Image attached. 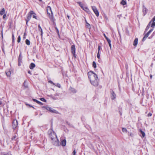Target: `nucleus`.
I'll list each match as a JSON object with an SVG mask.
<instances>
[{
  "label": "nucleus",
  "mask_w": 155,
  "mask_h": 155,
  "mask_svg": "<svg viewBox=\"0 0 155 155\" xmlns=\"http://www.w3.org/2000/svg\"><path fill=\"white\" fill-rule=\"evenodd\" d=\"M88 75L91 84L94 86H97L98 85V80L97 74L93 72L90 71L88 73Z\"/></svg>",
  "instance_id": "obj_1"
},
{
  "label": "nucleus",
  "mask_w": 155,
  "mask_h": 155,
  "mask_svg": "<svg viewBox=\"0 0 155 155\" xmlns=\"http://www.w3.org/2000/svg\"><path fill=\"white\" fill-rule=\"evenodd\" d=\"M49 137L52 140V143L55 146H58L59 145V141L57 138L55 133L52 132L49 134Z\"/></svg>",
  "instance_id": "obj_2"
},
{
  "label": "nucleus",
  "mask_w": 155,
  "mask_h": 155,
  "mask_svg": "<svg viewBox=\"0 0 155 155\" xmlns=\"http://www.w3.org/2000/svg\"><path fill=\"white\" fill-rule=\"evenodd\" d=\"M47 14H48L49 18L51 21H54L53 15L51 11V7L50 6H48L47 8Z\"/></svg>",
  "instance_id": "obj_3"
},
{
  "label": "nucleus",
  "mask_w": 155,
  "mask_h": 155,
  "mask_svg": "<svg viewBox=\"0 0 155 155\" xmlns=\"http://www.w3.org/2000/svg\"><path fill=\"white\" fill-rule=\"evenodd\" d=\"M32 14H35V15H36V14L32 11H30L28 14L27 17V20H26V24H27L28 21L30 20L31 18V15Z\"/></svg>",
  "instance_id": "obj_4"
},
{
  "label": "nucleus",
  "mask_w": 155,
  "mask_h": 155,
  "mask_svg": "<svg viewBox=\"0 0 155 155\" xmlns=\"http://www.w3.org/2000/svg\"><path fill=\"white\" fill-rule=\"evenodd\" d=\"M43 107L45 108L47 110L50 111V112L52 113H56V111L55 110L51 108V107H48L47 106H44Z\"/></svg>",
  "instance_id": "obj_5"
},
{
  "label": "nucleus",
  "mask_w": 155,
  "mask_h": 155,
  "mask_svg": "<svg viewBox=\"0 0 155 155\" xmlns=\"http://www.w3.org/2000/svg\"><path fill=\"white\" fill-rule=\"evenodd\" d=\"M18 125V121L16 119H14L12 122V126L14 129H15L17 127Z\"/></svg>",
  "instance_id": "obj_6"
},
{
  "label": "nucleus",
  "mask_w": 155,
  "mask_h": 155,
  "mask_svg": "<svg viewBox=\"0 0 155 155\" xmlns=\"http://www.w3.org/2000/svg\"><path fill=\"white\" fill-rule=\"evenodd\" d=\"M92 9L97 17L99 15V12L97 8L95 6H93L91 7Z\"/></svg>",
  "instance_id": "obj_7"
},
{
  "label": "nucleus",
  "mask_w": 155,
  "mask_h": 155,
  "mask_svg": "<svg viewBox=\"0 0 155 155\" xmlns=\"http://www.w3.org/2000/svg\"><path fill=\"white\" fill-rule=\"evenodd\" d=\"M71 50L72 53L73 54L74 56L76 58L75 56V46L74 45H72L71 48Z\"/></svg>",
  "instance_id": "obj_8"
},
{
  "label": "nucleus",
  "mask_w": 155,
  "mask_h": 155,
  "mask_svg": "<svg viewBox=\"0 0 155 155\" xmlns=\"http://www.w3.org/2000/svg\"><path fill=\"white\" fill-rule=\"evenodd\" d=\"M22 57L21 56V53L20 52L18 59V65L20 66L21 65V63L22 62Z\"/></svg>",
  "instance_id": "obj_9"
},
{
  "label": "nucleus",
  "mask_w": 155,
  "mask_h": 155,
  "mask_svg": "<svg viewBox=\"0 0 155 155\" xmlns=\"http://www.w3.org/2000/svg\"><path fill=\"white\" fill-rule=\"evenodd\" d=\"M80 6L85 11L87 12L88 11V8L87 7L84 6L83 5L81 4V2H80Z\"/></svg>",
  "instance_id": "obj_10"
},
{
  "label": "nucleus",
  "mask_w": 155,
  "mask_h": 155,
  "mask_svg": "<svg viewBox=\"0 0 155 155\" xmlns=\"http://www.w3.org/2000/svg\"><path fill=\"white\" fill-rule=\"evenodd\" d=\"M66 141L65 139L62 140L61 142V145L63 146H65L66 145Z\"/></svg>",
  "instance_id": "obj_11"
},
{
  "label": "nucleus",
  "mask_w": 155,
  "mask_h": 155,
  "mask_svg": "<svg viewBox=\"0 0 155 155\" xmlns=\"http://www.w3.org/2000/svg\"><path fill=\"white\" fill-rule=\"evenodd\" d=\"M111 94L112 95L111 96V98L112 100H114L116 98V94L115 93H114V91L112 90V92L111 93Z\"/></svg>",
  "instance_id": "obj_12"
},
{
  "label": "nucleus",
  "mask_w": 155,
  "mask_h": 155,
  "mask_svg": "<svg viewBox=\"0 0 155 155\" xmlns=\"http://www.w3.org/2000/svg\"><path fill=\"white\" fill-rule=\"evenodd\" d=\"M35 66V65L34 63H31L29 66V68L31 69H33Z\"/></svg>",
  "instance_id": "obj_13"
},
{
  "label": "nucleus",
  "mask_w": 155,
  "mask_h": 155,
  "mask_svg": "<svg viewBox=\"0 0 155 155\" xmlns=\"http://www.w3.org/2000/svg\"><path fill=\"white\" fill-rule=\"evenodd\" d=\"M5 10L4 8H2L1 10V11H0V14L1 15H2L5 13Z\"/></svg>",
  "instance_id": "obj_14"
},
{
  "label": "nucleus",
  "mask_w": 155,
  "mask_h": 155,
  "mask_svg": "<svg viewBox=\"0 0 155 155\" xmlns=\"http://www.w3.org/2000/svg\"><path fill=\"white\" fill-rule=\"evenodd\" d=\"M138 38H136L134 41V43H133V45L135 46H136L137 44V42H138Z\"/></svg>",
  "instance_id": "obj_15"
},
{
  "label": "nucleus",
  "mask_w": 155,
  "mask_h": 155,
  "mask_svg": "<svg viewBox=\"0 0 155 155\" xmlns=\"http://www.w3.org/2000/svg\"><path fill=\"white\" fill-rule=\"evenodd\" d=\"M140 132L142 136L140 135L143 138L145 136V134L144 132L143 131L141 130H140Z\"/></svg>",
  "instance_id": "obj_16"
},
{
  "label": "nucleus",
  "mask_w": 155,
  "mask_h": 155,
  "mask_svg": "<svg viewBox=\"0 0 155 155\" xmlns=\"http://www.w3.org/2000/svg\"><path fill=\"white\" fill-rule=\"evenodd\" d=\"M152 23V22H151V21H150L149 22V23H148V25H147V26L146 28L145 31H147L149 29L150 26Z\"/></svg>",
  "instance_id": "obj_17"
},
{
  "label": "nucleus",
  "mask_w": 155,
  "mask_h": 155,
  "mask_svg": "<svg viewBox=\"0 0 155 155\" xmlns=\"http://www.w3.org/2000/svg\"><path fill=\"white\" fill-rule=\"evenodd\" d=\"M143 12L144 15H145L147 13V9L144 7V5L143 6Z\"/></svg>",
  "instance_id": "obj_18"
},
{
  "label": "nucleus",
  "mask_w": 155,
  "mask_h": 155,
  "mask_svg": "<svg viewBox=\"0 0 155 155\" xmlns=\"http://www.w3.org/2000/svg\"><path fill=\"white\" fill-rule=\"evenodd\" d=\"M38 29H39V30L41 32V35L42 36V34H43L42 30L41 27L40 26V25H38Z\"/></svg>",
  "instance_id": "obj_19"
},
{
  "label": "nucleus",
  "mask_w": 155,
  "mask_h": 155,
  "mask_svg": "<svg viewBox=\"0 0 155 155\" xmlns=\"http://www.w3.org/2000/svg\"><path fill=\"white\" fill-rule=\"evenodd\" d=\"M120 4L123 5H125L127 4V2L126 1H124V0H122L121 2H120Z\"/></svg>",
  "instance_id": "obj_20"
},
{
  "label": "nucleus",
  "mask_w": 155,
  "mask_h": 155,
  "mask_svg": "<svg viewBox=\"0 0 155 155\" xmlns=\"http://www.w3.org/2000/svg\"><path fill=\"white\" fill-rule=\"evenodd\" d=\"M26 44L28 45H30V41L28 39H26L25 40Z\"/></svg>",
  "instance_id": "obj_21"
},
{
  "label": "nucleus",
  "mask_w": 155,
  "mask_h": 155,
  "mask_svg": "<svg viewBox=\"0 0 155 155\" xmlns=\"http://www.w3.org/2000/svg\"><path fill=\"white\" fill-rule=\"evenodd\" d=\"M153 30V28L151 29L146 34V35L148 36H149V34Z\"/></svg>",
  "instance_id": "obj_22"
},
{
  "label": "nucleus",
  "mask_w": 155,
  "mask_h": 155,
  "mask_svg": "<svg viewBox=\"0 0 155 155\" xmlns=\"http://www.w3.org/2000/svg\"><path fill=\"white\" fill-rule=\"evenodd\" d=\"M92 65L94 68H96V64L94 61L93 62Z\"/></svg>",
  "instance_id": "obj_23"
},
{
  "label": "nucleus",
  "mask_w": 155,
  "mask_h": 155,
  "mask_svg": "<svg viewBox=\"0 0 155 155\" xmlns=\"http://www.w3.org/2000/svg\"><path fill=\"white\" fill-rule=\"evenodd\" d=\"M11 73V72L10 71L6 72V74L8 77H9L10 76Z\"/></svg>",
  "instance_id": "obj_24"
},
{
  "label": "nucleus",
  "mask_w": 155,
  "mask_h": 155,
  "mask_svg": "<svg viewBox=\"0 0 155 155\" xmlns=\"http://www.w3.org/2000/svg\"><path fill=\"white\" fill-rule=\"evenodd\" d=\"M148 37V36L146 34L144 36L143 39V40H142V41H144Z\"/></svg>",
  "instance_id": "obj_25"
},
{
  "label": "nucleus",
  "mask_w": 155,
  "mask_h": 155,
  "mask_svg": "<svg viewBox=\"0 0 155 155\" xmlns=\"http://www.w3.org/2000/svg\"><path fill=\"white\" fill-rule=\"evenodd\" d=\"M23 85L25 87V88H27L28 86L26 82V81H25L23 83Z\"/></svg>",
  "instance_id": "obj_26"
},
{
  "label": "nucleus",
  "mask_w": 155,
  "mask_h": 155,
  "mask_svg": "<svg viewBox=\"0 0 155 155\" xmlns=\"http://www.w3.org/2000/svg\"><path fill=\"white\" fill-rule=\"evenodd\" d=\"M71 91H72L73 93H75L76 92V91L75 89L73 88H71Z\"/></svg>",
  "instance_id": "obj_27"
},
{
  "label": "nucleus",
  "mask_w": 155,
  "mask_h": 155,
  "mask_svg": "<svg viewBox=\"0 0 155 155\" xmlns=\"http://www.w3.org/2000/svg\"><path fill=\"white\" fill-rule=\"evenodd\" d=\"M122 131L123 132H127V129L125 128H122Z\"/></svg>",
  "instance_id": "obj_28"
},
{
  "label": "nucleus",
  "mask_w": 155,
  "mask_h": 155,
  "mask_svg": "<svg viewBox=\"0 0 155 155\" xmlns=\"http://www.w3.org/2000/svg\"><path fill=\"white\" fill-rule=\"evenodd\" d=\"M155 26V22H153V23L151 24V27L153 28Z\"/></svg>",
  "instance_id": "obj_29"
},
{
  "label": "nucleus",
  "mask_w": 155,
  "mask_h": 155,
  "mask_svg": "<svg viewBox=\"0 0 155 155\" xmlns=\"http://www.w3.org/2000/svg\"><path fill=\"white\" fill-rule=\"evenodd\" d=\"M101 49V46L100 45H98V52L100 53V49Z\"/></svg>",
  "instance_id": "obj_30"
},
{
  "label": "nucleus",
  "mask_w": 155,
  "mask_h": 155,
  "mask_svg": "<svg viewBox=\"0 0 155 155\" xmlns=\"http://www.w3.org/2000/svg\"><path fill=\"white\" fill-rule=\"evenodd\" d=\"M21 41V37L19 36H18V40H17V42L18 43H19Z\"/></svg>",
  "instance_id": "obj_31"
},
{
  "label": "nucleus",
  "mask_w": 155,
  "mask_h": 155,
  "mask_svg": "<svg viewBox=\"0 0 155 155\" xmlns=\"http://www.w3.org/2000/svg\"><path fill=\"white\" fill-rule=\"evenodd\" d=\"M86 26L87 27L89 28H91L90 25L89 23H88L87 22H86Z\"/></svg>",
  "instance_id": "obj_32"
},
{
  "label": "nucleus",
  "mask_w": 155,
  "mask_h": 155,
  "mask_svg": "<svg viewBox=\"0 0 155 155\" xmlns=\"http://www.w3.org/2000/svg\"><path fill=\"white\" fill-rule=\"evenodd\" d=\"M12 41L13 42H14L15 41L14 35L13 33H12Z\"/></svg>",
  "instance_id": "obj_33"
},
{
  "label": "nucleus",
  "mask_w": 155,
  "mask_h": 155,
  "mask_svg": "<svg viewBox=\"0 0 155 155\" xmlns=\"http://www.w3.org/2000/svg\"><path fill=\"white\" fill-rule=\"evenodd\" d=\"M40 100L43 101H44V102H46V100L44 98H41L40 99Z\"/></svg>",
  "instance_id": "obj_34"
},
{
  "label": "nucleus",
  "mask_w": 155,
  "mask_h": 155,
  "mask_svg": "<svg viewBox=\"0 0 155 155\" xmlns=\"http://www.w3.org/2000/svg\"><path fill=\"white\" fill-rule=\"evenodd\" d=\"M17 136L16 135H14L13 136V137L12 138V140H15V139L16 138Z\"/></svg>",
  "instance_id": "obj_35"
},
{
  "label": "nucleus",
  "mask_w": 155,
  "mask_h": 155,
  "mask_svg": "<svg viewBox=\"0 0 155 155\" xmlns=\"http://www.w3.org/2000/svg\"><path fill=\"white\" fill-rule=\"evenodd\" d=\"M108 43H111V40L108 38H106V39Z\"/></svg>",
  "instance_id": "obj_36"
},
{
  "label": "nucleus",
  "mask_w": 155,
  "mask_h": 155,
  "mask_svg": "<svg viewBox=\"0 0 155 155\" xmlns=\"http://www.w3.org/2000/svg\"><path fill=\"white\" fill-rule=\"evenodd\" d=\"M37 103H38V104H39L41 105H43V103H42V102H41L40 101H37Z\"/></svg>",
  "instance_id": "obj_37"
},
{
  "label": "nucleus",
  "mask_w": 155,
  "mask_h": 155,
  "mask_svg": "<svg viewBox=\"0 0 155 155\" xmlns=\"http://www.w3.org/2000/svg\"><path fill=\"white\" fill-rule=\"evenodd\" d=\"M154 21H155V16L150 21L151 22H154Z\"/></svg>",
  "instance_id": "obj_38"
},
{
  "label": "nucleus",
  "mask_w": 155,
  "mask_h": 155,
  "mask_svg": "<svg viewBox=\"0 0 155 155\" xmlns=\"http://www.w3.org/2000/svg\"><path fill=\"white\" fill-rule=\"evenodd\" d=\"M97 57L99 59L100 58V53L99 52H98L97 55Z\"/></svg>",
  "instance_id": "obj_39"
},
{
  "label": "nucleus",
  "mask_w": 155,
  "mask_h": 155,
  "mask_svg": "<svg viewBox=\"0 0 155 155\" xmlns=\"http://www.w3.org/2000/svg\"><path fill=\"white\" fill-rule=\"evenodd\" d=\"M55 29L57 31V34L58 35H59V32L58 29L57 28H56Z\"/></svg>",
  "instance_id": "obj_40"
},
{
  "label": "nucleus",
  "mask_w": 155,
  "mask_h": 155,
  "mask_svg": "<svg viewBox=\"0 0 155 155\" xmlns=\"http://www.w3.org/2000/svg\"><path fill=\"white\" fill-rule=\"evenodd\" d=\"M48 82L49 83H50L51 84H53L54 85H55L54 84L52 81H48Z\"/></svg>",
  "instance_id": "obj_41"
},
{
  "label": "nucleus",
  "mask_w": 155,
  "mask_h": 155,
  "mask_svg": "<svg viewBox=\"0 0 155 155\" xmlns=\"http://www.w3.org/2000/svg\"><path fill=\"white\" fill-rule=\"evenodd\" d=\"M56 85L59 88H60L61 87V85L58 83L57 84V85Z\"/></svg>",
  "instance_id": "obj_42"
},
{
  "label": "nucleus",
  "mask_w": 155,
  "mask_h": 155,
  "mask_svg": "<svg viewBox=\"0 0 155 155\" xmlns=\"http://www.w3.org/2000/svg\"><path fill=\"white\" fill-rule=\"evenodd\" d=\"M6 17V14H4V15L3 16V19H4Z\"/></svg>",
  "instance_id": "obj_43"
},
{
  "label": "nucleus",
  "mask_w": 155,
  "mask_h": 155,
  "mask_svg": "<svg viewBox=\"0 0 155 155\" xmlns=\"http://www.w3.org/2000/svg\"><path fill=\"white\" fill-rule=\"evenodd\" d=\"M76 151H75V150H74L73 151V155H75V154H76Z\"/></svg>",
  "instance_id": "obj_44"
},
{
  "label": "nucleus",
  "mask_w": 155,
  "mask_h": 155,
  "mask_svg": "<svg viewBox=\"0 0 155 155\" xmlns=\"http://www.w3.org/2000/svg\"><path fill=\"white\" fill-rule=\"evenodd\" d=\"M152 114L151 113H149L148 114V116H149V117H150L151 116H152Z\"/></svg>",
  "instance_id": "obj_45"
},
{
  "label": "nucleus",
  "mask_w": 155,
  "mask_h": 155,
  "mask_svg": "<svg viewBox=\"0 0 155 155\" xmlns=\"http://www.w3.org/2000/svg\"><path fill=\"white\" fill-rule=\"evenodd\" d=\"M34 15H33V18H35V19H37V18H36V15H35V14H33Z\"/></svg>",
  "instance_id": "obj_46"
},
{
  "label": "nucleus",
  "mask_w": 155,
  "mask_h": 155,
  "mask_svg": "<svg viewBox=\"0 0 155 155\" xmlns=\"http://www.w3.org/2000/svg\"><path fill=\"white\" fill-rule=\"evenodd\" d=\"M108 44H109V47H110V48L111 49V43H109Z\"/></svg>",
  "instance_id": "obj_47"
},
{
  "label": "nucleus",
  "mask_w": 155,
  "mask_h": 155,
  "mask_svg": "<svg viewBox=\"0 0 155 155\" xmlns=\"http://www.w3.org/2000/svg\"><path fill=\"white\" fill-rule=\"evenodd\" d=\"M33 101H34V102H35L36 103H37V101H38V100H37L34 99H33Z\"/></svg>",
  "instance_id": "obj_48"
},
{
  "label": "nucleus",
  "mask_w": 155,
  "mask_h": 155,
  "mask_svg": "<svg viewBox=\"0 0 155 155\" xmlns=\"http://www.w3.org/2000/svg\"><path fill=\"white\" fill-rule=\"evenodd\" d=\"M103 35H104V37H105V38L106 39V38H108V37H107L106 36V35H105V34H104Z\"/></svg>",
  "instance_id": "obj_49"
},
{
  "label": "nucleus",
  "mask_w": 155,
  "mask_h": 155,
  "mask_svg": "<svg viewBox=\"0 0 155 155\" xmlns=\"http://www.w3.org/2000/svg\"><path fill=\"white\" fill-rule=\"evenodd\" d=\"M28 73L29 74H30L31 75V72L30 71H28Z\"/></svg>",
  "instance_id": "obj_50"
},
{
  "label": "nucleus",
  "mask_w": 155,
  "mask_h": 155,
  "mask_svg": "<svg viewBox=\"0 0 155 155\" xmlns=\"http://www.w3.org/2000/svg\"><path fill=\"white\" fill-rule=\"evenodd\" d=\"M2 50L3 52L4 53L5 52L4 50V48L3 47L2 48Z\"/></svg>",
  "instance_id": "obj_51"
},
{
  "label": "nucleus",
  "mask_w": 155,
  "mask_h": 155,
  "mask_svg": "<svg viewBox=\"0 0 155 155\" xmlns=\"http://www.w3.org/2000/svg\"><path fill=\"white\" fill-rule=\"evenodd\" d=\"M150 79H151L152 77V75L151 74H150Z\"/></svg>",
  "instance_id": "obj_52"
},
{
  "label": "nucleus",
  "mask_w": 155,
  "mask_h": 155,
  "mask_svg": "<svg viewBox=\"0 0 155 155\" xmlns=\"http://www.w3.org/2000/svg\"><path fill=\"white\" fill-rule=\"evenodd\" d=\"M25 33L24 35V37H23V38H25Z\"/></svg>",
  "instance_id": "obj_53"
},
{
  "label": "nucleus",
  "mask_w": 155,
  "mask_h": 155,
  "mask_svg": "<svg viewBox=\"0 0 155 155\" xmlns=\"http://www.w3.org/2000/svg\"><path fill=\"white\" fill-rule=\"evenodd\" d=\"M67 17L69 19V18H70V16L69 15H67Z\"/></svg>",
  "instance_id": "obj_54"
},
{
  "label": "nucleus",
  "mask_w": 155,
  "mask_h": 155,
  "mask_svg": "<svg viewBox=\"0 0 155 155\" xmlns=\"http://www.w3.org/2000/svg\"><path fill=\"white\" fill-rule=\"evenodd\" d=\"M132 133H131L130 134V136H132Z\"/></svg>",
  "instance_id": "obj_55"
},
{
  "label": "nucleus",
  "mask_w": 155,
  "mask_h": 155,
  "mask_svg": "<svg viewBox=\"0 0 155 155\" xmlns=\"http://www.w3.org/2000/svg\"><path fill=\"white\" fill-rule=\"evenodd\" d=\"M2 104V102L1 101H0V105Z\"/></svg>",
  "instance_id": "obj_56"
},
{
  "label": "nucleus",
  "mask_w": 155,
  "mask_h": 155,
  "mask_svg": "<svg viewBox=\"0 0 155 155\" xmlns=\"http://www.w3.org/2000/svg\"><path fill=\"white\" fill-rule=\"evenodd\" d=\"M30 107H34L33 106H31L30 105H28Z\"/></svg>",
  "instance_id": "obj_57"
},
{
  "label": "nucleus",
  "mask_w": 155,
  "mask_h": 155,
  "mask_svg": "<svg viewBox=\"0 0 155 155\" xmlns=\"http://www.w3.org/2000/svg\"><path fill=\"white\" fill-rule=\"evenodd\" d=\"M153 65V63H152V64H151V67H152Z\"/></svg>",
  "instance_id": "obj_58"
},
{
  "label": "nucleus",
  "mask_w": 155,
  "mask_h": 155,
  "mask_svg": "<svg viewBox=\"0 0 155 155\" xmlns=\"http://www.w3.org/2000/svg\"><path fill=\"white\" fill-rule=\"evenodd\" d=\"M4 155H9L8 154H4Z\"/></svg>",
  "instance_id": "obj_59"
},
{
  "label": "nucleus",
  "mask_w": 155,
  "mask_h": 155,
  "mask_svg": "<svg viewBox=\"0 0 155 155\" xmlns=\"http://www.w3.org/2000/svg\"><path fill=\"white\" fill-rule=\"evenodd\" d=\"M39 1H42V0H39Z\"/></svg>",
  "instance_id": "obj_60"
}]
</instances>
